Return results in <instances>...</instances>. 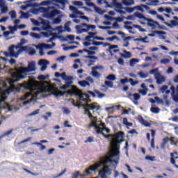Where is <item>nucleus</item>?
Returning <instances> with one entry per match:
<instances>
[{
  "mask_svg": "<svg viewBox=\"0 0 178 178\" xmlns=\"http://www.w3.org/2000/svg\"><path fill=\"white\" fill-rule=\"evenodd\" d=\"M118 161L112 160L111 157H105L104 159L94 165H91L88 170H86V175H91L92 172L99 171V176L101 178H106V175L111 176L112 175V169L111 168H116Z\"/></svg>",
  "mask_w": 178,
  "mask_h": 178,
  "instance_id": "nucleus-1",
  "label": "nucleus"
},
{
  "mask_svg": "<svg viewBox=\"0 0 178 178\" xmlns=\"http://www.w3.org/2000/svg\"><path fill=\"white\" fill-rule=\"evenodd\" d=\"M54 76L58 79H59V77H61V79L64 80V81H65V84L60 87V90H65L70 88V90L67 91V94H68V95H70L71 97H73V95H75L76 97H79L81 101H84V102H88V99L86 98L87 95L86 94H83L80 92V90H79L77 87L72 85L73 84V80H74L72 76H67L66 74V72H63L62 74L59 72H56Z\"/></svg>",
  "mask_w": 178,
  "mask_h": 178,
  "instance_id": "nucleus-2",
  "label": "nucleus"
},
{
  "mask_svg": "<svg viewBox=\"0 0 178 178\" xmlns=\"http://www.w3.org/2000/svg\"><path fill=\"white\" fill-rule=\"evenodd\" d=\"M40 12L44 13L43 17L49 20H52V24H60L62 23V15H60V11L55 9V7H40Z\"/></svg>",
  "mask_w": 178,
  "mask_h": 178,
  "instance_id": "nucleus-3",
  "label": "nucleus"
},
{
  "mask_svg": "<svg viewBox=\"0 0 178 178\" xmlns=\"http://www.w3.org/2000/svg\"><path fill=\"white\" fill-rule=\"evenodd\" d=\"M35 61L29 62L27 67H20L17 70L19 76L17 79V81H19L22 79H26L27 77V73L35 72Z\"/></svg>",
  "mask_w": 178,
  "mask_h": 178,
  "instance_id": "nucleus-4",
  "label": "nucleus"
},
{
  "mask_svg": "<svg viewBox=\"0 0 178 178\" xmlns=\"http://www.w3.org/2000/svg\"><path fill=\"white\" fill-rule=\"evenodd\" d=\"M80 92L81 94H85L86 95V96L85 97V98H86V99H88V102H84L83 100H81L80 99V96H78L80 101H83V102H85V105H83L84 109H85V115H88V113H91V112H90V111H99L101 106H97V103H92L91 104H90V102H91V100L90 99V96H88V95L86 94V93H83L81 91H80Z\"/></svg>",
  "mask_w": 178,
  "mask_h": 178,
  "instance_id": "nucleus-5",
  "label": "nucleus"
},
{
  "mask_svg": "<svg viewBox=\"0 0 178 178\" xmlns=\"http://www.w3.org/2000/svg\"><path fill=\"white\" fill-rule=\"evenodd\" d=\"M42 29L44 31H49V30H51V31H57L58 32V34H62V33H63V27L62 26H57L56 28H52V26H51V24H49V22L45 20V19H42Z\"/></svg>",
  "mask_w": 178,
  "mask_h": 178,
  "instance_id": "nucleus-6",
  "label": "nucleus"
},
{
  "mask_svg": "<svg viewBox=\"0 0 178 178\" xmlns=\"http://www.w3.org/2000/svg\"><path fill=\"white\" fill-rule=\"evenodd\" d=\"M21 99H22V101L26 99L22 103L24 106H29V105H31V104H34L37 102V99L35 97H33L31 93H26Z\"/></svg>",
  "mask_w": 178,
  "mask_h": 178,
  "instance_id": "nucleus-7",
  "label": "nucleus"
},
{
  "mask_svg": "<svg viewBox=\"0 0 178 178\" xmlns=\"http://www.w3.org/2000/svg\"><path fill=\"white\" fill-rule=\"evenodd\" d=\"M17 92H20V91H30L31 90V87L30 86V83L25 82L22 84H19L17 86Z\"/></svg>",
  "mask_w": 178,
  "mask_h": 178,
  "instance_id": "nucleus-8",
  "label": "nucleus"
},
{
  "mask_svg": "<svg viewBox=\"0 0 178 178\" xmlns=\"http://www.w3.org/2000/svg\"><path fill=\"white\" fill-rule=\"evenodd\" d=\"M51 91L52 88H51V86L49 85H43L38 90V94H47V92L49 94Z\"/></svg>",
  "mask_w": 178,
  "mask_h": 178,
  "instance_id": "nucleus-9",
  "label": "nucleus"
},
{
  "mask_svg": "<svg viewBox=\"0 0 178 178\" xmlns=\"http://www.w3.org/2000/svg\"><path fill=\"white\" fill-rule=\"evenodd\" d=\"M19 52H29V54L31 55V56H33V55H35V49L30 47V46H24V47H22L20 50H19Z\"/></svg>",
  "mask_w": 178,
  "mask_h": 178,
  "instance_id": "nucleus-10",
  "label": "nucleus"
},
{
  "mask_svg": "<svg viewBox=\"0 0 178 178\" xmlns=\"http://www.w3.org/2000/svg\"><path fill=\"white\" fill-rule=\"evenodd\" d=\"M95 129L97 133V134H101L102 136H104L105 138H109V137H113V135L109 134L106 136L105 134H104V131H105V128L101 127V125H97L96 123V126L95 127Z\"/></svg>",
  "mask_w": 178,
  "mask_h": 178,
  "instance_id": "nucleus-11",
  "label": "nucleus"
},
{
  "mask_svg": "<svg viewBox=\"0 0 178 178\" xmlns=\"http://www.w3.org/2000/svg\"><path fill=\"white\" fill-rule=\"evenodd\" d=\"M88 94L91 95L93 98H95L96 96H97V98L100 99L106 97V94L101 93V92H99L98 90H95L94 92L88 90Z\"/></svg>",
  "mask_w": 178,
  "mask_h": 178,
  "instance_id": "nucleus-12",
  "label": "nucleus"
},
{
  "mask_svg": "<svg viewBox=\"0 0 178 178\" xmlns=\"http://www.w3.org/2000/svg\"><path fill=\"white\" fill-rule=\"evenodd\" d=\"M128 98L131 99V101H132V102H134L135 105H138V99H140V96L138 93H134V94L129 93Z\"/></svg>",
  "mask_w": 178,
  "mask_h": 178,
  "instance_id": "nucleus-13",
  "label": "nucleus"
},
{
  "mask_svg": "<svg viewBox=\"0 0 178 178\" xmlns=\"http://www.w3.org/2000/svg\"><path fill=\"white\" fill-rule=\"evenodd\" d=\"M15 48H16V47L13 44L8 48V51L10 54V58H19V55L22 54V52H19V50L17 51V53L15 52Z\"/></svg>",
  "mask_w": 178,
  "mask_h": 178,
  "instance_id": "nucleus-14",
  "label": "nucleus"
},
{
  "mask_svg": "<svg viewBox=\"0 0 178 178\" xmlns=\"http://www.w3.org/2000/svg\"><path fill=\"white\" fill-rule=\"evenodd\" d=\"M147 22H148L147 26L149 27H152V29H156V26H158L159 29H160L161 30H165V28H163V26H161V24H159L158 23V22H155L152 19H151V21H147Z\"/></svg>",
  "mask_w": 178,
  "mask_h": 178,
  "instance_id": "nucleus-15",
  "label": "nucleus"
},
{
  "mask_svg": "<svg viewBox=\"0 0 178 178\" xmlns=\"http://www.w3.org/2000/svg\"><path fill=\"white\" fill-rule=\"evenodd\" d=\"M155 79L156 81V84H158L159 86H160L161 84H162L163 83H165V81H166V78H165V76H163V75H162L161 73L156 74Z\"/></svg>",
  "mask_w": 178,
  "mask_h": 178,
  "instance_id": "nucleus-16",
  "label": "nucleus"
},
{
  "mask_svg": "<svg viewBox=\"0 0 178 178\" xmlns=\"http://www.w3.org/2000/svg\"><path fill=\"white\" fill-rule=\"evenodd\" d=\"M38 65H40V66H42L40 69L41 72H45L47 67V65H49V61H48L47 60L42 59L39 61Z\"/></svg>",
  "mask_w": 178,
  "mask_h": 178,
  "instance_id": "nucleus-17",
  "label": "nucleus"
},
{
  "mask_svg": "<svg viewBox=\"0 0 178 178\" xmlns=\"http://www.w3.org/2000/svg\"><path fill=\"white\" fill-rule=\"evenodd\" d=\"M88 118L91 120V124H90L88 126V129H90V127L95 128V126L97 125V118L95 117L92 116V114L90 113H88Z\"/></svg>",
  "mask_w": 178,
  "mask_h": 178,
  "instance_id": "nucleus-18",
  "label": "nucleus"
},
{
  "mask_svg": "<svg viewBox=\"0 0 178 178\" xmlns=\"http://www.w3.org/2000/svg\"><path fill=\"white\" fill-rule=\"evenodd\" d=\"M23 3L27 5L28 8H38L40 6L38 3L34 2V0L23 1Z\"/></svg>",
  "mask_w": 178,
  "mask_h": 178,
  "instance_id": "nucleus-19",
  "label": "nucleus"
},
{
  "mask_svg": "<svg viewBox=\"0 0 178 178\" xmlns=\"http://www.w3.org/2000/svg\"><path fill=\"white\" fill-rule=\"evenodd\" d=\"M134 15L136 17H138V19H143V20H145L146 22H152L151 19L147 18L145 16H144V15L141 14V13L136 12L134 14Z\"/></svg>",
  "mask_w": 178,
  "mask_h": 178,
  "instance_id": "nucleus-20",
  "label": "nucleus"
},
{
  "mask_svg": "<svg viewBox=\"0 0 178 178\" xmlns=\"http://www.w3.org/2000/svg\"><path fill=\"white\" fill-rule=\"evenodd\" d=\"M54 3H60L63 8H66V5L69 4L68 0H52Z\"/></svg>",
  "mask_w": 178,
  "mask_h": 178,
  "instance_id": "nucleus-21",
  "label": "nucleus"
},
{
  "mask_svg": "<svg viewBox=\"0 0 178 178\" xmlns=\"http://www.w3.org/2000/svg\"><path fill=\"white\" fill-rule=\"evenodd\" d=\"M171 24H169L167 22H164L163 24H165V26H168V27H170V29H175L176 26H178V21L176 20H171Z\"/></svg>",
  "mask_w": 178,
  "mask_h": 178,
  "instance_id": "nucleus-22",
  "label": "nucleus"
},
{
  "mask_svg": "<svg viewBox=\"0 0 178 178\" xmlns=\"http://www.w3.org/2000/svg\"><path fill=\"white\" fill-rule=\"evenodd\" d=\"M7 94H8L7 92H1L0 88V105H1L2 102H3L4 101H6V99H8Z\"/></svg>",
  "mask_w": 178,
  "mask_h": 178,
  "instance_id": "nucleus-23",
  "label": "nucleus"
},
{
  "mask_svg": "<svg viewBox=\"0 0 178 178\" xmlns=\"http://www.w3.org/2000/svg\"><path fill=\"white\" fill-rule=\"evenodd\" d=\"M123 53H120V55L122 56V58H124V59H129L131 58V53L130 51H128L127 50H124Z\"/></svg>",
  "mask_w": 178,
  "mask_h": 178,
  "instance_id": "nucleus-24",
  "label": "nucleus"
},
{
  "mask_svg": "<svg viewBox=\"0 0 178 178\" xmlns=\"http://www.w3.org/2000/svg\"><path fill=\"white\" fill-rule=\"evenodd\" d=\"M122 3L125 6H133L134 5V0H122Z\"/></svg>",
  "mask_w": 178,
  "mask_h": 178,
  "instance_id": "nucleus-25",
  "label": "nucleus"
},
{
  "mask_svg": "<svg viewBox=\"0 0 178 178\" xmlns=\"http://www.w3.org/2000/svg\"><path fill=\"white\" fill-rule=\"evenodd\" d=\"M92 76L95 77V79H101L102 74L98 72L97 70H93L91 72Z\"/></svg>",
  "mask_w": 178,
  "mask_h": 178,
  "instance_id": "nucleus-26",
  "label": "nucleus"
},
{
  "mask_svg": "<svg viewBox=\"0 0 178 178\" xmlns=\"http://www.w3.org/2000/svg\"><path fill=\"white\" fill-rule=\"evenodd\" d=\"M153 33H154L147 34L148 37H155V34H163L164 35H166V32L165 31H154Z\"/></svg>",
  "mask_w": 178,
  "mask_h": 178,
  "instance_id": "nucleus-27",
  "label": "nucleus"
},
{
  "mask_svg": "<svg viewBox=\"0 0 178 178\" xmlns=\"http://www.w3.org/2000/svg\"><path fill=\"white\" fill-rule=\"evenodd\" d=\"M48 31L49 32H43L42 33L44 37H45L46 38L51 37V35H57V33H52V30H49Z\"/></svg>",
  "mask_w": 178,
  "mask_h": 178,
  "instance_id": "nucleus-28",
  "label": "nucleus"
},
{
  "mask_svg": "<svg viewBox=\"0 0 178 178\" xmlns=\"http://www.w3.org/2000/svg\"><path fill=\"white\" fill-rule=\"evenodd\" d=\"M78 84H79V86H81V87H90V82L87 81H80L78 82Z\"/></svg>",
  "mask_w": 178,
  "mask_h": 178,
  "instance_id": "nucleus-29",
  "label": "nucleus"
},
{
  "mask_svg": "<svg viewBox=\"0 0 178 178\" xmlns=\"http://www.w3.org/2000/svg\"><path fill=\"white\" fill-rule=\"evenodd\" d=\"M12 133H13V129H10L8 131L5 132L3 134H2L1 136H0V140H2V138H3L4 137H9V136H10V134H12Z\"/></svg>",
  "mask_w": 178,
  "mask_h": 178,
  "instance_id": "nucleus-30",
  "label": "nucleus"
},
{
  "mask_svg": "<svg viewBox=\"0 0 178 178\" xmlns=\"http://www.w3.org/2000/svg\"><path fill=\"white\" fill-rule=\"evenodd\" d=\"M84 177V175L80 174V171L72 173L71 178Z\"/></svg>",
  "mask_w": 178,
  "mask_h": 178,
  "instance_id": "nucleus-31",
  "label": "nucleus"
},
{
  "mask_svg": "<svg viewBox=\"0 0 178 178\" xmlns=\"http://www.w3.org/2000/svg\"><path fill=\"white\" fill-rule=\"evenodd\" d=\"M115 138H116L117 140H119V138H123L124 137V132H119L118 134H115L114 135Z\"/></svg>",
  "mask_w": 178,
  "mask_h": 178,
  "instance_id": "nucleus-32",
  "label": "nucleus"
},
{
  "mask_svg": "<svg viewBox=\"0 0 178 178\" xmlns=\"http://www.w3.org/2000/svg\"><path fill=\"white\" fill-rule=\"evenodd\" d=\"M31 37H32V38H35V40H40L41 38V35L38 34V33H35L33 32H31L30 33Z\"/></svg>",
  "mask_w": 178,
  "mask_h": 178,
  "instance_id": "nucleus-33",
  "label": "nucleus"
},
{
  "mask_svg": "<svg viewBox=\"0 0 178 178\" xmlns=\"http://www.w3.org/2000/svg\"><path fill=\"white\" fill-rule=\"evenodd\" d=\"M124 9L128 13H133L136 10V7H124Z\"/></svg>",
  "mask_w": 178,
  "mask_h": 178,
  "instance_id": "nucleus-34",
  "label": "nucleus"
},
{
  "mask_svg": "<svg viewBox=\"0 0 178 178\" xmlns=\"http://www.w3.org/2000/svg\"><path fill=\"white\" fill-rule=\"evenodd\" d=\"M148 36H145V38L134 39V41H142V42H145V44H148L149 42L146 40Z\"/></svg>",
  "mask_w": 178,
  "mask_h": 178,
  "instance_id": "nucleus-35",
  "label": "nucleus"
},
{
  "mask_svg": "<svg viewBox=\"0 0 178 178\" xmlns=\"http://www.w3.org/2000/svg\"><path fill=\"white\" fill-rule=\"evenodd\" d=\"M133 27H134L135 29H138V30L140 32V33H145L147 32V30L141 28V26L140 25H136V24H132Z\"/></svg>",
  "mask_w": 178,
  "mask_h": 178,
  "instance_id": "nucleus-36",
  "label": "nucleus"
},
{
  "mask_svg": "<svg viewBox=\"0 0 178 178\" xmlns=\"http://www.w3.org/2000/svg\"><path fill=\"white\" fill-rule=\"evenodd\" d=\"M113 7L116 8L117 9H124V7H123V4H122V3H114Z\"/></svg>",
  "mask_w": 178,
  "mask_h": 178,
  "instance_id": "nucleus-37",
  "label": "nucleus"
},
{
  "mask_svg": "<svg viewBox=\"0 0 178 178\" xmlns=\"http://www.w3.org/2000/svg\"><path fill=\"white\" fill-rule=\"evenodd\" d=\"M150 111L152 113H156L158 114L159 112H161V108L159 107H151Z\"/></svg>",
  "mask_w": 178,
  "mask_h": 178,
  "instance_id": "nucleus-38",
  "label": "nucleus"
},
{
  "mask_svg": "<svg viewBox=\"0 0 178 178\" xmlns=\"http://www.w3.org/2000/svg\"><path fill=\"white\" fill-rule=\"evenodd\" d=\"M76 30L78 34H83V33H88V30L86 29L79 28V29H76Z\"/></svg>",
  "mask_w": 178,
  "mask_h": 178,
  "instance_id": "nucleus-39",
  "label": "nucleus"
},
{
  "mask_svg": "<svg viewBox=\"0 0 178 178\" xmlns=\"http://www.w3.org/2000/svg\"><path fill=\"white\" fill-rule=\"evenodd\" d=\"M159 68H155L152 70H150L149 73L150 74H154V79L156 78V74H161V72H159Z\"/></svg>",
  "mask_w": 178,
  "mask_h": 178,
  "instance_id": "nucleus-40",
  "label": "nucleus"
},
{
  "mask_svg": "<svg viewBox=\"0 0 178 178\" xmlns=\"http://www.w3.org/2000/svg\"><path fill=\"white\" fill-rule=\"evenodd\" d=\"M138 61L139 60L136 58H132L129 62V65L131 66V67H133V66H135L136 63H138Z\"/></svg>",
  "mask_w": 178,
  "mask_h": 178,
  "instance_id": "nucleus-41",
  "label": "nucleus"
},
{
  "mask_svg": "<svg viewBox=\"0 0 178 178\" xmlns=\"http://www.w3.org/2000/svg\"><path fill=\"white\" fill-rule=\"evenodd\" d=\"M115 40H117V41L120 40L119 38H118V36H116V35H114V36H113L111 38H107L106 39V41H110L111 42L115 41Z\"/></svg>",
  "mask_w": 178,
  "mask_h": 178,
  "instance_id": "nucleus-42",
  "label": "nucleus"
},
{
  "mask_svg": "<svg viewBox=\"0 0 178 178\" xmlns=\"http://www.w3.org/2000/svg\"><path fill=\"white\" fill-rule=\"evenodd\" d=\"M72 4L74 5V6H83L84 5L83 1H74L72 2Z\"/></svg>",
  "mask_w": 178,
  "mask_h": 178,
  "instance_id": "nucleus-43",
  "label": "nucleus"
},
{
  "mask_svg": "<svg viewBox=\"0 0 178 178\" xmlns=\"http://www.w3.org/2000/svg\"><path fill=\"white\" fill-rule=\"evenodd\" d=\"M140 123L145 126V127H149V126H151V124L148 123L144 118L140 119Z\"/></svg>",
  "mask_w": 178,
  "mask_h": 178,
  "instance_id": "nucleus-44",
  "label": "nucleus"
},
{
  "mask_svg": "<svg viewBox=\"0 0 178 178\" xmlns=\"http://www.w3.org/2000/svg\"><path fill=\"white\" fill-rule=\"evenodd\" d=\"M0 9L3 15H5V13H7L8 10V6H3V7H0Z\"/></svg>",
  "mask_w": 178,
  "mask_h": 178,
  "instance_id": "nucleus-45",
  "label": "nucleus"
},
{
  "mask_svg": "<svg viewBox=\"0 0 178 178\" xmlns=\"http://www.w3.org/2000/svg\"><path fill=\"white\" fill-rule=\"evenodd\" d=\"M29 13H25L23 11H21V16L19 17V19H29Z\"/></svg>",
  "mask_w": 178,
  "mask_h": 178,
  "instance_id": "nucleus-46",
  "label": "nucleus"
},
{
  "mask_svg": "<svg viewBox=\"0 0 178 178\" xmlns=\"http://www.w3.org/2000/svg\"><path fill=\"white\" fill-rule=\"evenodd\" d=\"M70 10H72V13H74V15H76L77 12H79V10L77 9V8L73 6H70Z\"/></svg>",
  "mask_w": 178,
  "mask_h": 178,
  "instance_id": "nucleus-47",
  "label": "nucleus"
},
{
  "mask_svg": "<svg viewBox=\"0 0 178 178\" xmlns=\"http://www.w3.org/2000/svg\"><path fill=\"white\" fill-rule=\"evenodd\" d=\"M104 84L106 86L109 87L110 88L113 87V82L110 81H105Z\"/></svg>",
  "mask_w": 178,
  "mask_h": 178,
  "instance_id": "nucleus-48",
  "label": "nucleus"
},
{
  "mask_svg": "<svg viewBox=\"0 0 178 178\" xmlns=\"http://www.w3.org/2000/svg\"><path fill=\"white\" fill-rule=\"evenodd\" d=\"M138 74L140 79H147V77H148V75H147V74L144 73L143 72H140L138 73Z\"/></svg>",
  "mask_w": 178,
  "mask_h": 178,
  "instance_id": "nucleus-49",
  "label": "nucleus"
},
{
  "mask_svg": "<svg viewBox=\"0 0 178 178\" xmlns=\"http://www.w3.org/2000/svg\"><path fill=\"white\" fill-rule=\"evenodd\" d=\"M128 81L130 83L131 86H136V84H138V81H134L133 79H128Z\"/></svg>",
  "mask_w": 178,
  "mask_h": 178,
  "instance_id": "nucleus-50",
  "label": "nucleus"
},
{
  "mask_svg": "<svg viewBox=\"0 0 178 178\" xmlns=\"http://www.w3.org/2000/svg\"><path fill=\"white\" fill-rule=\"evenodd\" d=\"M38 80H47L48 79H49V75H40L38 77Z\"/></svg>",
  "mask_w": 178,
  "mask_h": 178,
  "instance_id": "nucleus-51",
  "label": "nucleus"
},
{
  "mask_svg": "<svg viewBox=\"0 0 178 178\" xmlns=\"http://www.w3.org/2000/svg\"><path fill=\"white\" fill-rule=\"evenodd\" d=\"M170 62V60H169L168 58H163L160 61V63H161V65H168V63H169Z\"/></svg>",
  "mask_w": 178,
  "mask_h": 178,
  "instance_id": "nucleus-52",
  "label": "nucleus"
},
{
  "mask_svg": "<svg viewBox=\"0 0 178 178\" xmlns=\"http://www.w3.org/2000/svg\"><path fill=\"white\" fill-rule=\"evenodd\" d=\"M170 163H172V165H175L176 161L175 160V155L173 154V153H170Z\"/></svg>",
  "mask_w": 178,
  "mask_h": 178,
  "instance_id": "nucleus-53",
  "label": "nucleus"
},
{
  "mask_svg": "<svg viewBox=\"0 0 178 178\" xmlns=\"http://www.w3.org/2000/svg\"><path fill=\"white\" fill-rule=\"evenodd\" d=\"M9 15H10L11 19H16V11L12 10L9 13Z\"/></svg>",
  "mask_w": 178,
  "mask_h": 178,
  "instance_id": "nucleus-54",
  "label": "nucleus"
},
{
  "mask_svg": "<svg viewBox=\"0 0 178 178\" xmlns=\"http://www.w3.org/2000/svg\"><path fill=\"white\" fill-rule=\"evenodd\" d=\"M168 88L169 87L168 86L164 85L160 88V91L162 92V94H163Z\"/></svg>",
  "mask_w": 178,
  "mask_h": 178,
  "instance_id": "nucleus-55",
  "label": "nucleus"
},
{
  "mask_svg": "<svg viewBox=\"0 0 178 178\" xmlns=\"http://www.w3.org/2000/svg\"><path fill=\"white\" fill-rule=\"evenodd\" d=\"M156 102H157V104H161V105H163V100L158 97H154Z\"/></svg>",
  "mask_w": 178,
  "mask_h": 178,
  "instance_id": "nucleus-56",
  "label": "nucleus"
},
{
  "mask_svg": "<svg viewBox=\"0 0 178 178\" xmlns=\"http://www.w3.org/2000/svg\"><path fill=\"white\" fill-rule=\"evenodd\" d=\"M156 157L155 156H147L145 157V159H147V161H151V162H155V159Z\"/></svg>",
  "mask_w": 178,
  "mask_h": 178,
  "instance_id": "nucleus-57",
  "label": "nucleus"
},
{
  "mask_svg": "<svg viewBox=\"0 0 178 178\" xmlns=\"http://www.w3.org/2000/svg\"><path fill=\"white\" fill-rule=\"evenodd\" d=\"M84 58L86 59H94L95 60H97L98 57L95 56H85Z\"/></svg>",
  "mask_w": 178,
  "mask_h": 178,
  "instance_id": "nucleus-58",
  "label": "nucleus"
},
{
  "mask_svg": "<svg viewBox=\"0 0 178 178\" xmlns=\"http://www.w3.org/2000/svg\"><path fill=\"white\" fill-rule=\"evenodd\" d=\"M107 80H116V76L113 74H109L107 77H106Z\"/></svg>",
  "mask_w": 178,
  "mask_h": 178,
  "instance_id": "nucleus-59",
  "label": "nucleus"
},
{
  "mask_svg": "<svg viewBox=\"0 0 178 178\" xmlns=\"http://www.w3.org/2000/svg\"><path fill=\"white\" fill-rule=\"evenodd\" d=\"M108 87L106 85H102L101 86V91H103V92H106V91H108Z\"/></svg>",
  "mask_w": 178,
  "mask_h": 178,
  "instance_id": "nucleus-60",
  "label": "nucleus"
},
{
  "mask_svg": "<svg viewBox=\"0 0 178 178\" xmlns=\"http://www.w3.org/2000/svg\"><path fill=\"white\" fill-rule=\"evenodd\" d=\"M103 44H104V42L95 41L92 43V45H95V47H99V45H102Z\"/></svg>",
  "mask_w": 178,
  "mask_h": 178,
  "instance_id": "nucleus-61",
  "label": "nucleus"
},
{
  "mask_svg": "<svg viewBox=\"0 0 178 178\" xmlns=\"http://www.w3.org/2000/svg\"><path fill=\"white\" fill-rule=\"evenodd\" d=\"M88 24L86 23H83L80 25H77L75 26V29H83V27H87Z\"/></svg>",
  "mask_w": 178,
  "mask_h": 178,
  "instance_id": "nucleus-62",
  "label": "nucleus"
},
{
  "mask_svg": "<svg viewBox=\"0 0 178 178\" xmlns=\"http://www.w3.org/2000/svg\"><path fill=\"white\" fill-rule=\"evenodd\" d=\"M66 59V56H62L60 57H58L56 60L57 62H63Z\"/></svg>",
  "mask_w": 178,
  "mask_h": 178,
  "instance_id": "nucleus-63",
  "label": "nucleus"
},
{
  "mask_svg": "<svg viewBox=\"0 0 178 178\" xmlns=\"http://www.w3.org/2000/svg\"><path fill=\"white\" fill-rule=\"evenodd\" d=\"M172 99L173 101H175V102H178V95L177 94H174L173 95H172Z\"/></svg>",
  "mask_w": 178,
  "mask_h": 178,
  "instance_id": "nucleus-64",
  "label": "nucleus"
}]
</instances>
